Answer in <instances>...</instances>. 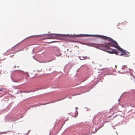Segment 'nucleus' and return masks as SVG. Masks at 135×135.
Listing matches in <instances>:
<instances>
[{"instance_id":"1","label":"nucleus","mask_w":135,"mask_h":135,"mask_svg":"<svg viewBox=\"0 0 135 135\" xmlns=\"http://www.w3.org/2000/svg\"><path fill=\"white\" fill-rule=\"evenodd\" d=\"M96 36L101 38L103 39L107 40L108 41H110L111 42L105 43L104 44H96L94 46L95 47L108 52H111L109 51L108 50L109 49H110V47L112 46L117 48L119 51L123 52V55L126 56L127 55L126 53L125 52V51L121 48L118 45L117 42L111 38L99 35H97Z\"/></svg>"},{"instance_id":"2","label":"nucleus","mask_w":135,"mask_h":135,"mask_svg":"<svg viewBox=\"0 0 135 135\" xmlns=\"http://www.w3.org/2000/svg\"><path fill=\"white\" fill-rule=\"evenodd\" d=\"M49 37L47 38L48 39H55L57 38L58 36L59 35L58 34H51L47 35Z\"/></svg>"},{"instance_id":"3","label":"nucleus","mask_w":135,"mask_h":135,"mask_svg":"<svg viewBox=\"0 0 135 135\" xmlns=\"http://www.w3.org/2000/svg\"><path fill=\"white\" fill-rule=\"evenodd\" d=\"M110 50H111V51H111V52H109L110 53H114L116 55H123V52H122L120 54H119V52L117 51L115 49H109Z\"/></svg>"},{"instance_id":"4","label":"nucleus","mask_w":135,"mask_h":135,"mask_svg":"<svg viewBox=\"0 0 135 135\" xmlns=\"http://www.w3.org/2000/svg\"><path fill=\"white\" fill-rule=\"evenodd\" d=\"M110 50H111V51H111V52H109L110 53H114L116 55H123V52H122L120 54H119V52L117 51L115 49H109Z\"/></svg>"},{"instance_id":"5","label":"nucleus","mask_w":135,"mask_h":135,"mask_svg":"<svg viewBox=\"0 0 135 135\" xmlns=\"http://www.w3.org/2000/svg\"><path fill=\"white\" fill-rule=\"evenodd\" d=\"M121 69L122 71H125V70H127V69H128V67L125 66H123L122 68Z\"/></svg>"},{"instance_id":"6","label":"nucleus","mask_w":135,"mask_h":135,"mask_svg":"<svg viewBox=\"0 0 135 135\" xmlns=\"http://www.w3.org/2000/svg\"><path fill=\"white\" fill-rule=\"evenodd\" d=\"M18 45V44H17V45H15V46H13V47L12 48H11V49L13 50H14V49H15L16 48V47Z\"/></svg>"},{"instance_id":"7","label":"nucleus","mask_w":135,"mask_h":135,"mask_svg":"<svg viewBox=\"0 0 135 135\" xmlns=\"http://www.w3.org/2000/svg\"><path fill=\"white\" fill-rule=\"evenodd\" d=\"M128 75H129V76H132L133 77H134V75H132V74H131L130 73H128Z\"/></svg>"},{"instance_id":"8","label":"nucleus","mask_w":135,"mask_h":135,"mask_svg":"<svg viewBox=\"0 0 135 135\" xmlns=\"http://www.w3.org/2000/svg\"><path fill=\"white\" fill-rule=\"evenodd\" d=\"M7 132H4L3 133H4V134H5V133H7Z\"/></svg>"},{"instance_id":"9","label":"nucleus","mask_w":135,"mask_h":135,"mask_svg":"<svg viewBox=\"0 0 135 135\" xmlns=\"http://www.w3.org/2000/svg\"><path fill=\"white\" fill-rule=\"evenodd\" d=\"M115 67L116 68H117V65H115Z\"/></svg>"},{"instance_id":"10","label":"nucleus","mask_w":135,"mask_h":135,"mask_svg":"<svg viewBox=\"0 0 135 135\" xmlns=\"http://www.w3.org/2000/svg\"><path fill=\"white\" fill-rule=\"evenodd\" d=\"M2 89H0V91H2Z\"/></svg>"},{"instance_id":"11","label":"nucleus","mask_w":135,"mask_h":135,"mask_svg":"<svg viewBox=\"0 0 135 135\" xmlns=\"http://www.w3.org/2000/svg\"><path fill=\"white\" fill-rule=\"evenodd\" d=\"M124 73H127V72L126 71H124Z\"/></svg>"},{"instance_id":"12","label":"nucleus","mask_w":135,"mask_h":135,"mask_svg":"<svg viewBox=\"0 0 135 135\" xmlns=\"http://www.w3.org/2000/svg\"><path fill=\"white\" fill-rule=\"evenodd\" d=\"M112 110L113 111L114 110V108H112Z\"/></svg>"},{"instance_id":"13","label":"nucleus","mask_w":135,"mask_h":135,"mask_svg":"<svg viewBox=\"0 0 135 135\" xmlns=\"http://www.w3.org/2000/svg\"><path fill=\"white\" fill-rule=\"evenodd\" d=\"M76 108V109H78V108L77 107H76V108Z\"/></svg>"},{"instance_id":"14","label":"nucleus","mask_w":135,"mask_h":135,"mask_svg":"<svg viewBox=\"0 0 135 135\" xmlns=\"http://www.w3.org/2000/svg\"><path fill=\"white\" fill-rule=\"evenodd\" d=\"M76 112H77V113H78V112L77 111H76Z\"/></svg>"},{"instance_id":"15","label":"nucleus","mask_w":135,"mask_h":135,"mask_svg":"<svg viewBox=\"0 0 135 135\" xmlns=\"http://www.w3.org/2000/svg\"><path fill=\"white\" fill-rule=\"evenodd\" d=\"M14 67H15V68L16 67V66H15Z\"/></svg>"},{"instance_id":"16","label":"nucleus","mask_w":135,"mask_h":135,"mask_svg":"<svg viewBox=\"0 0 135 135\" xmlns=\"http://www.w3.org/2000/svg\"><path fill=\"white\" fill-rule=\"evenodd\" d=\"M14 81L15 82H16V81Z\"/></svg>"},{"instance_id":"17","label":"nucleus","mask_w":135,"mask_h":135,"mask_svg":"<svg viewBox=\"0 0 135 135\" xmlns=\"http://www.w3.org/2000/svg\"><path fill=\"white\" fill-rule=\"evenodd\" d=\"M131 78V79H132V78Z\"/></svg>"}]
</instances>
